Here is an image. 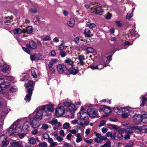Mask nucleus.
I'll return each instance as SVG.
<instances>
[{"label": "nucleus", "mask_w": 147, "mask_h": 147, "mask_svg": "<svg viewBox=\"0 0 147 147\" xmlns=\"http://www.w3.org/2000/svg\"><path fill=\"white\" fill-rule=\"evenodd\" d=\"M42 110L41 107H39L32 114L29 115V118L33 128H36L39 126L43 116Z\"/></svg>", "instance_id": "f257e3e1"}, {"label": "nucleus", "mask_w": 147, "mask_h": 147, "mask_svg": "<svg viewBox=\"0 0 147 147\" xmlns=\"http://www.w3.org/2000/svg\"><path fill=\"white\" fill-rule=\"evenodd\" d=\"M20 121L18 120L14 122L7 129L6 132V135L5 136H11L13 135L15 133H19L22 131V129L20 127Z\"/></svg>", "instance_id": "f03ea898"}, {"label": "nucleus", "mask_w": 147, "mask_h": 147, "mask_svg": "<svg viewBox=\"0 0 147 147\" xmlns=\"http://www.w3.org/2000/svg\"><path fill=\"white\" fill-rule=\"evenodd\" d=\"M41 107L46 113L47 115H50L49 112H51L53 111V105L51 103L41 106Z\"/></svg>", "instance_id": "7ed1b4c3"}, {"label": "nucleus", "mask_w": 147, "mask_h": 147, "mask_svg": "<svg viewBox=\"0 0 147 147\" xmlns=\"http://www.w3.org/2000/svg\"><path fill=\"white\" fill-rule=\"evenodd\" d=\"M43 138L48 140V142L50 144V146L51 147H54L58 145L57 142H54L53 140L51 138L49 137V135L46 133L43 134Z\"/></svg>", "instance_id": "20e7f679"}, {"label": "nucleus", "mask_w": 147, "mask_h": 147, "mask_svg": "<svg viewBox=\"0 0 147 147\" xmlns=\"http://www.w3.org/2000/svg\"><path fill=\"white\" fill-rule=\"evenodd\" d=\"M77 115L78 118L81 120H87L89 117L88 113L82 111L78 113Z\"/></svg>", "instance_id": "39448f33"}, {"label": "nucleus", "mask_w": 147, "mask_h": 147, "mask_svg": "<svg viewBox=\"0 0 147 147\" xmlns=\"http://www.w3.org/2000/svg\"><path fill=\"white\" fill-rule=\"evenodd\" d=\"M146 126L141 127L136 126L134 127V129L136 133L138 134H142L143 133H147V130L146 128Z\"/></svg>", "instance_id": "423d86ee"}, {"label": "nucleus", "mask_w": 147, "mask_h": 147, "mask_svg": "<svg viewBox=\"0 0 147 147\" xmlns=\"http://www.w3.org/2000/svg\"><path fill=\"white\" fill-rule=\"evenodd\" d=\"M94 133L96 137L95 139V141L98 143L101 142L103 140H106L107 139V138L106 136H102L101 134L98 133L96 132H95Z\"/></svg>", "instance_id": "0eeeda50"}, {"label": "nucleus", "mask_w": 147, "mask_h": 147, "mask_svg": "<svg viewBox=\"0 0 147 147\" xmlns=\"http://www.w3.org/2000/svg\"><path fill=\"white\" fill-rule=\"evenodd\" d=\"M87 112L90 116L92 117H98L97 110H95L94 108H90L87 110Z\"/></svg>", "instance_id": "6e6552de"}, {"label": "nucleus", "mask_w": 147, "mask_h": 147, "mask_svg": "<svg viewBox=\"0 0 147 147\" xmlns=\"http://www.w3.org/2000/svg\"><path fill=\"white\" fill-rule=\"evenodd\" d=\"M65 109L63 106H60L56 108L55 110V115L57 117L63 115L65 112Z\"/></svg>", "instance_id": "1a4fd4ad"}, {"label": "nucleus", "mask_w": 147, "mask_h": 147, "mask_svg": "<svg viewBox=\"0 0 147 147\" xmlns=\"http://www.w3.org/2000/svg\"><path fill=\"white\" fill-rule=\"evenodd\" d=\"M57 71L59 73H63L67 69V67L63 63L58 64L57 67Z\"/></svg>", "instance_id": "9d476101"}, {"label": "nucleus", "mask_w": 147, "mask_h": 147, "mask_svg": "<svg viewBox=\"0 0 147 147\" xmlns=\"http://www.w3.org/2000/svg\"><path fill=\"white\" fill-rule=\"evenodd\" d=\"M91 11L92 13H94L95 14L101 15L103 12L102 9L100 7H93L91 9Z\"/></svg>", "instance_id": "9b49d317"}, {"label": "nucleus", "mask_w": 147, "mask_h": 147, "mask_svg": "<svg viewBox=\"0 0 147 147\" xmlns=\"http://www.w3.org/2000/svg\"><path fill=\"white\" fill-rule=\"evenodd\" d=\"M30 58L32 61L34 60H38L39 59L43 60L44 57H42L40 53L35 54L31 55Z\"/></svg>", "instance_id": "f8f14e48"}, {"label": "nucleus", "mask_w": 147, "mask_h": 147, "mask_svg": "<svg viewBox=\"0 0 147 147\" xmlns=\"http://www.w3.org/2000/svg\"><path fill=\"white\" fill-rule=\"evenodd\" d=\"M111 109L110 107L103 105L100 107L99 111L100 112L103 111L105 113L108 114L111 112Z\"/></svg>", "instance_id": "ddd939ff"}, {"label": "nucleus", "mask_w": 147, "mask_h": 147, "mask_svg": "<svg viewBox=\"0 0 147 147\" xmlns=\"http://www.w3.org/2000/svg\"><path fill=\"white\" fill-rule=\"evenodd\" d=\"M30 123H29L28 121H26L24 123L22 128L21 127H20V126L19 127H20L22 130V129L23 130L25 131H28L30 129V125L32 126V125L31 124V121L30 120Z\"/></svg>", "instance_id": "4468645a"}, {"label": "nucleus", "mask_w": 147, "mask_h": 147, "mask_svg": "<svg viewBox=\"0 0 147 147\" xmlns=\"http://www.w3.org/2000/svg\"><path fill=\"white\" fill-rule=\"evenodd\" d=\"M28 94H26L24 99L26 102H29L31 100V98L32 93V88H30L28 89Z\"/></svg>", "instance_id": "2eb2a0df"}, {"label": "nucleus", "mask_w": 147, "mask_h": 147, "mask_svg": "<svg viewBox=\"0 0 147 147\" xmlns=\"http://www.w3.org/2000/svg\"><path fill=\"white\" fill-rule=\"evenodd\" d=\"M10 86L9 83L5 82L3 79L0 78V86L2 88H5V89L8 88Z\"/></svg>", "instance_id": "dca6fc26"}, {"label": "nucleus", "mask_w": 147, "mask_h": 147, "mask_svg": "<svg viewBox=\"0 0 147 147\" xmlns=\"http://www.w3.org/2000/svg\"><path fill=\"white\" fill-rule=\"evenodd\" d=\"M122 111L123 112L122 114V116L123 118H126L128 117L129 114H130L132 111H130L129 110L126 108L122 109Z\"/></svg>", "instance_id": "f3484780"}, {"label": "nucleus", "mask_w": 147, "mask_h": 147, "mask_svg": "<svg viewBox=\"0 0 147 147\" xmlns=\"http://www.w3.org/2000/svg\"><path fill=\"white\" fill-rule=\"evenodd\" d=\"M26 46L27 47L33 49H36L37 47L36 43L32 40L29 41V44H27Z\"/></svg>", "instance_id": "a211bd4d"}, {"label": "nucleus", "mask_w": 147, "mask_h": 147, "mask_svg": "<svg viewBox=\"0 0 147 147\" xmlns=\"http://www.w3.org/2000/svg\"><path fill=\"white\" fill-rule=\"evenodd\" d=\"M109 127L110 128L115 129L121 134H122V131H123L122 130V129L121 128L117 126L116 125L110 124L109 125Z\"/></svg>", "instance_id": "6ab92c4d"}, {"label": "nucleus", "mask_w": 147, "mask_h": 147, "mask_svg": "<svg viewBox=\"0 0 147 147\" xmlns=\"http://www.w3.org/2000/svg\"><path fill=\"white\" fill-rule=\"evenodd\" d=\"M1 69V71L3 73H6L10 69V66L7 65L5 63H4Z\"/></svg>", "instance_id": "aec40b11"}, {"label": "nucleus", "mask_w": 147, "mask_h": 147, "mask_svg": "<svg viewBox=\"0 0 147 147\" xmlns=\"http://www.w3.org/2000/svg\"><path fill=\"white\" fill-rule=\"evenodd\" d=\"M140 121L145 124L147 123V114H145L141 115Z\"/></svg>", "instance_id": "412c9836"}, {"label": "nucleus", "mask_w": 147, "mask_h": 147, "mask_svg": "<svg viewBox=\"0 0 147 147\" xmlns=\"http://www.w3.org/2000/svg\"><path fill=\"white\" fill-rule=\"evenodd\" d=\"M141 103L140 104L141 107H143L145 106L146 102L147 101V98L144 96H142L140 98Z\"/></svg>", "instance_id": "4be33fe9"}, {"label": "nucleus", "mask_w": 147, "mask_h": 147, "mask_svg": "<svg viewBox=\"0 0 147 147\" xmlns=\"http://www.w3.org/2000/svg\"><path fill=\"white\" fill-rule=\"evenodd\" d=\"M49 123L52 125H55L57 126L61 125V123L60 122H58L57 119L55 118L53 119L49 122Z\"/></svg>", "instance_id": "5701e85b"}, {"label": "nucleus", "mask_w": 147, "mask_h": 147, "mask_svg": "<svg viewBox=\"0 0 147 147\" xmlns=\"http://www.w3.org/2000/svg\"><path fill=\"white\" fill-rule=\"evenodd\" d=\"M32 28L31 26H29L26 28V29H23V32L25 33L27 32L28 34H31L32 32Z\"/></svg>", "instance_id": "b1692460"}, {"label": "nucleus", "mask_w": 147, "mask_h": 147, "mask_svg": "<svg viewBox=\"0 0 147 147\" xmlns=\"http://www.w3.org/2000/svg\"><path fill=\"white\" fill-rule=\"evenodd\" d=\"M22 142L20 141L14 142L11 144V146L12 147H20L21 146Z\"/></svg>", "instance_id": "393cba45"}, {"label": "nucleus", "mask_w": 147, "mask_h": 147, "mask_svg": "<svg viewBox=\"0 0 147 147\" xmlns=\"http://www.w3.org/2000/svg\"><path fill=\"white\" fill-rule=\"evenodd\" d=\"M64 63L71 65V67L74 66V62L72 60L69 58H67L64 61Z\"/></svg>", "instance_id": "a878e982"}, {"label": "nucleus", "mask_w": 147, "mask_h": 147, "mask_svg": "<svg viewBox=\"0 0 147 147\" xmlns=\"http://www.w3.org/2000/svg\"><path fill=\"white\" fill-rule=\"evenodd\" d=\"M75 136L77 138L76 140V142L77 143H79L82 141V139L80 133H78L77 134H75Z\"/></svg>", "instance_id": "bb28decb"}, {"label": "nucleus", "mask_w": 147, "mask_h": 147, "mask_svg": "<svg viewBox=\"0 0 147 147\" xmlns=\"http://www.w3.org/2000/svg\"><path fill=\"white\" fill-rule=\"evenodd\" d=\"M68 71L71 74H77L78 72V70L74 68V66L69 68Z\"/></svg>", "instance_id": "cd10ccee"}, {"label": "nucleus", "mask_w": 147, "mask_h": 147, "mask_svg": "<svg viewBox=\"0 0 147 147\" xmlns=\"http://www.w3.org/2000/svg\"><path fill=\"white\" fill-rule=\"evenodd\" d=\"M75 20L72 18H71L69 20L67 23V24L71 27H73L75 25Z\"/></svg>", "instance_id": "c85d7f7f"}, {"label": "nucleus", "mask_w": 147, "mask_h": 147, "mask_svg": "<svg viewBox=\"0 0 147 147\" xmlns=\"http://www.w3.org/2000/svg\"><path fill=\"white\" fill-rule=\"evenodd\" d=\"M6 139H5V138H3L1 140L2 144L1 147H5L9 144V142L8 140H6Z\"/></svg>", "instance_id": "c756f323"}, {"label": "nucleus", "mask_w": 147, "mask_h": 147, "mask_svg": "<svg viewBox=\"0 0 147 147\" xmlns=\"http://www.w3.org/2000/svg\"><path fill=\"white\" fill-rule=\"evenodd\" d=\"M62 102L63 105L65 107H69L71 103V101L69 100H62Z\"/></svg>", "instance_id": "7c9ffc66"}, {"label": "nucleus", "mask_w": 147, "mask_h": 147, "mask_svg": "<svg viewBox=\"0 0 147 147\" xmlns=\"http://www.w3.org/2000/svg\"><path fill=\"white\" fill-rule=\"evenodd\" d=\"M29 142L31 145H34L36 143V139L33 137H30L28 139Z\"/></svg>", "instance_id": "2f4dec72"}, {"label": "nucleus", "mask_w": 147, "mask_h": 147, "mask_svg": "<svg viewBox=\"0 0 147 147\" xmlns=\"http://www.w3.org/2000/svg\"><path fill=\"white\" fill-rule=\"evenodd\" d=\"M141 115L139 114H135L133 116L132 118L134 121L136 122L137 121L140 119Z\"/></svg>", "instance_id": "473e14b6"}, {"label": "nucleus", "mask_w": 147, "mask_h": 147, "mask_svg": "<svg viewBox=\"0 0 147 147\" xmlns=\"http://www.w3.org/2000/svg\"><path fill=\"white\" fill-rule=\"evenodd\" d=\"M13 31L14 33L16 34H20L23 32V30H22L19 28L15 29Z\"/></svg>", "instance_id": "72a5a7b5"}, {"label": "nucleus", "mask_w": 147, "mask_h": 147, "mask_svg": "<svg viewBox=\"0 0 147 147\" xmlns=\"http://www.w3.org/2000/svg\"><path fill=\"white\" fill-rule=\"evenodd\" d=\"M80 62L81 65H83L84 64L83 61L85 59L84 56L83 55H80L78 57Z\"/></svg>", "instance_id": "f704fd0d"}, {"label": "nucleus", "mask_w": 147, "mask_h": 147, "mask_svg": "<svg viewBox=\"0 0 147 147\" xmlns=\"http://www.w3.org/2000/svg\"><path fill=\"white\" fill-rule=\"evenodd\" d=\"M106 137H110L112 139H114L115 138V136L113 134L112 132H108L106 134Z\"/></svg>", "instance_id": "c9c22d12"}, {"label": "nucleus", "mask_w": 147, "mask_h": 147, "mask_svg": "<svg viewBox=\"0 0 147 147\" xmlns=\"http://www.w3.org/2000/svg\"><path fill=\"white\" fill-rule=\"evenodd\" d=\"M69 109L71 111H74L76 110V108L75 105L73 104H71L69 106Z\"/></svg>", "instance_id": "e433bc0d"}, {"label": "nucleus", "mask_w": 147, "mask_h": 147, "mask_svg": "<svg viewBox=\"0 0 147 147\" xmlns=\"http://www.w3.org/2000/svg\"><path fill=\"white\" fill-rule=\"evenodd\" d=\"M129 32L131 35L132 36H136L138 35V33L136 32V31L133 29H131L129 30Z\"/></svg>", "instance_id": "4c0bfd02"}, {"label": "nucleus", "mask_w": 147, "mask_h": 147, "mask_svg": "<svg viewBox=\"0 0 147 147\" xmlns=\"http://www.w3.org/2000/svg\"><path fill=\"white\" fill-rule=\"evenodd\" d=\"M84 34L86 36L89 37L90 36V31L88 29H86L84 30Z\"/></svg>", "instance_id": "58836bf2"}, {"label": "nucleus", "mask_w": 147, "mask_h": 147, "mask_svg": "<svg viewBox=\"0 0 147 147\" xmlns=\"http://www.w3.org/2000/svg\"><path fill=\"white\" fill-rule=\"evenodd\" d=\"M33 84V82L31 81H29L28 83L25 84L24 85V86L26 88H28L30 86H32Z\"/></svg>", "instance_id": "ea45409f"}, {"label": "nucleus", "mask_w": 147, "mask_h": 147, "mask_svg": "<svg viewBox=\"0 0 147 147\" xmlns=\"http://www.w3.org/2000/svg\"><path fill=\"white\" fill-rule=\"evenodd\" d=\"M86 25L90 28H95L96 26V25L94 24L91 23L89 22L86 23Z\"/></svg>", "instance_id": "a19ab883"}, {"label": "nucleus", "mask_w": 147, "mask_h": 147, "mask_svg": "<svg viewBox=\"0 0 147 147\" xmlns=\"http://www.w3.org/2000/svg\"><path fill=\"white\" fill-rule=\"evenodd\" d=\"M62 42L59 46V48L60 50L62 51L65 48V45L63 41H62Z\"/></svg>", "instance_id": "79ce46f5"}, {"label": "nucleus", "mask_w": 147, "mask_h": 147, "mask_svg": "<svg viewBox=\"0 0 147 147\" xmlns=\"http://www.w3.org/2000/svg\"><path fill=\"white\" fill-rule=\"evenodd\" d=\"M5 79L8 81H11L14 80V78L13 76H5Z\"/></svg>", "instance_id": "37998d69"}, {"label": "nucleus", "mask_w": 147, "mask_h": 147, "mask_svg": "<svg viewBox=\"0 0 147 147\" xmlns=\"http://www.w3.org/2000/svg\"><path fill=\"white\" fill-rule=\"evenodd\" d=\"M47 144L45 142H40L38 144L39 147H47Z\"/></svg>", "instance_id": "c03bdc74"}, {"label": "nucleus", "mask_w": 147, "mask_h": 147, "mask_svg": "<svg viewBox=\"0 0 147 147\" xmlns=\"http://www.w3.org/2000/svg\"><path fill=\"white\" fill-rule=\"evenodd\" d=\"M42 39L45 41H49L51 40V38L49 36L45 35L43 37Z\"/></svg>", "instance_id": "a18cd8bd"}, {"label": "nucleus", "mask_w": 147, "mask_h": 147, "mask_svg": "<svg viewBox=\"0 0 147 147\" xmlns=\"http://www.w3.org/2000/svg\"><path fill=\"white\" fill-rule=\"evenodd\" d=\"M17 90V88L16 86H12L10 89V91L11 92H16Z\"/></svg>", "instance_id": "49530a36"}, {"label": "nucleus", "mask_w": 147, "mask_h": 147, "mask_svg": "<svg viewBox=\"0 0 147 147\" xmlns=\"http://www.w3.org/2000/svg\"><path fill=\"white\" fill-rule=\"evenodd\" d=\"M29 78V76L28 74L24 76L23 78L21 79V81H24L27 80Z\"/></svg>", "instance_id": "de8ad7c7"}, {"label": "nucleus", "mask_w": 147, "mask_h": 147, "mask_svg": "<svg viewBox=\"0 0 147 147\" xmlns=\"http://www.w3.org/2000/svg\"><path fill=\"white\" fill-rule=\"evenodd\" d=\"M30 11L31 12L33 13H35L37 12L36 9L34 7H32Z\"/></svg>", "instance_id": "09e8293b"}, {"label": "nucleus", "mask_w": 147, "mask_h": 147, "mask_svg": "<svg viewBox=\"0 0 147 147\" xmlns=\"http://www.w3.org/2000/svg\"><path fill=\"white\" fill-rule=\"evenodd\" d=\"M69 126V123L66 122L63 125V128L64 129H68Z\"/></svg>", "instance_id": "8fccbe9b"}, {"label": "nucleus", "mask_w": 147, "mask_h": 147, "mask_svg": "<svg viewBox=\"0 0 147 147\" xmlns=\"http://www.w3.org/2000/svg\"><path fill=\"white\" fill-rule=\"evenodd\" d=\"M86 50L87 52L90 53H93L94 51V49L91 47H87L86 48Z\"/></svg>", "instance_id": "3c124183"}, {"label": "nucleus", "mask_w": 147, "mask_h": 147, "mask_svg": "<svg viewBox=\"0 0 147 147\" xmlns=\"http://www.w3.org/2000/svg\"><path fill=\"white\" fill-rule=\"evenodd\" d=\"M134 9H132V11L131 12V13H127V15L126 16V18L127 19H129L131 18L132 16H133V14L132 13L133 11H134Z\"/></svg>", "instance_id": "603ef678"}, {"label": "nucleus", "mask_w": 147, "mask_h": 147, "mask_svg": "<svg viewBox=\"0 0 147 147\" xmlns=\"http://www.w3.org/2000/svg\"><path fill=\"white\" fill-rule=\"evenodd\" d=\"M69 132L71 134H75H75H76L78 132V130L77 129L76 130L74 129H71L69 130Z\"/></svg>", "instance_id": "864d4df0"}, {"label": "nucleus", "mask_w": 147, "mask_h": 147, "mask_svg": "<svg viewBox=\"0 0 147 147\" xmlns=\"http://www.w3.org/2000/svg\"><path fill=\"white\" fill-rule=\"evenodd\" d=\"M49 127L48 125L47 124L44 123L43 124L41 127V128L44 130L47 129Z\"/></svg>", "instance_id": "5fc2aeb1"}, {"label": "nucleus", "mask_w": 147, "mask_h": 147, "mask_svg": "<svg viewBox=\"0 0 147 147\" xmlns=\"http://www.w3.org/2000/svg\"><path fill=\"white\" fill-rule=\"evenodd\" d=\"M133 129H134V127L130 128H127L126 130V131L128 133L131 134L133 133Z\"/></svg>", "instance_id": "6e6d98bb"}, {"label": "nucleus", "mask_w": 147, "mask_h": 147, "mask_svg": "<svg viewBox=\"0 0 147 147\" xmlns=\"http://www.w3.org/2000/svg\"><path fill=\"white\" fill-rule=\"evenodd\" d=\"M106 123V121L105 120H103L101 121L98 125V127H101L102 126L104 125Z\"/></svg>", "instance_id": "4d7b16f0"}, {"label": "nucleus", "mask_w": 147, "mask_h": 147, "mask_svg": "<svg viewBox=\"0 0 147 147\" xmlns=\"http://www.w3.org/2000/svg\"><path fill=\"white\" fill-rule=\"evenodd\" d=\"M22 49L25 52H26L28 54H30V50L28 48H26L24 47H22Z\"/></svg>", "instance_id": "13d9d810"}, {"label": "nucleus", "mask_w": 147, "mask_h": 147, "mask_svg": "<svg viewBox=\"0 0 147 147\" xmlns=\"http://www.w3.org/2000/svg\"><path fill=\"white\" fill-rule=\"evenodd\" d=\"M111 142L109 141L105 144L102 146V147H110V146Z\"/></svg>", "instance_id": "bf43d9fd"}, {"label": "nucleus", "mask_w": 147, "mask_h": 147, "mask_svg": "<svg viewBox=\"0 0 147 147\" xmlns=\"http://www.w3.org/2000/svg\"><path fill=\"white\" fill-rule=\"evenodd\" d=\"M60 55L62 57H64L66 56V53L64 51H61L60 52Z\"/></svg>", "instance_id": "052dcab7"}, {"label": "nucleus", "mask_w": 147, "mask_h": 147, "mask_svg": "<svg viewBox=\"0 0 147 147\" xmlns=\"http://www.w3.org/2000/svg\"><path fill=\"white\" fill-rule=\"evenodd\" d=\"M58 141L60 142L61 141H62L63 140V138H61V137L58 136L57 138H55Z\"/></svg>", "instance_id": "680f3d73"}, {"label": "nucleus", "mask_w": 147, "mask_h": 147, "mask_svg": "<svg viewBox=\"0 0 147 147\" xmlns=\"http://www.w3.org/2000/svg\"><path fill=\"white\" fill-rule=\"evenodd\" d=\"M19 133L20 132L18 133L19 134H18V136L20 138H23L26 135L24 133H22L20 134H19Z\"/></svg>", "instance_id": "e2e57ef3"}, {"label": "nucleus", "mask_w": 147, "mask_h": 147, "mask_svg": "<svg viewBox=\"0 0 147 147\" xmlns=\"http://www.w3.org/2000/svg\"><path fill=\"white\" fill-rule=\"evenodd\" d=\"M90 67L91 69H101V68H99L98 66H94V65H92L90 66Z\"/></svg>", "instance_id": "0e129e2a"}, {"label": "nucleus", "mask_w": 147, "mask_h": 147, "mask_svg": "<svg viewBox=\"0 0 147 147\" xmlns=\"http://www.w3.org/2000/svg\"><path fill=\"white\" fill-rule=\"evenodd\" d=\"M116 25L118 27H121L122 26V24L119 21H116L115 22Z\"/></svg>", "instance_id": "69168bd1"}, {"label": "nucleus", "mask_w": 147, "mask_h": 147, "mask_svg": "<svg viewBox=\"0 0 147 147\" xmlns=\"http://www.w3.org/2000/svg\"><path fill=\"white\" fill-rule=\"evenodd\" d=\"M51 60L53 63H57L58 62L57 59H51Z\"/></svg>", "instance_id": "338daca9"}, {"label": "nucleus", "mask_w": 147, "mask_h": 147, "mask_svg": "<svg viewBox=\"0 0 147 147\" xmlns=\"http://www.w3.org/2000/svg\"><path fill=\"white\" fill-rule=\"evenodd\" d=\"M112 16L111 14L110 13L107 14L106 18L107 19H109L111 18Z\"/></svg>", "instance_id": "774afa93"}]
</instances>
